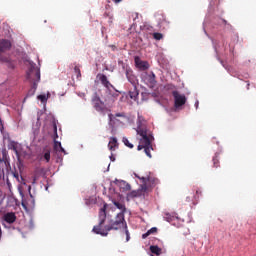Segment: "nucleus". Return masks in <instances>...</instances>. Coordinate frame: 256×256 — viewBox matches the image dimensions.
Masks as SVG:
<instances>
[{"instance_id":"38","label":"nucleus","mask_w":256,"mask_h":256,"mask_svg":"<svg viewBox=\"0 0 256 256\" xmlns=\"http://www.w3.org/2000/svg\"><path fill=\"white\" fill-rule=\"evenodd\" d=\"M220 63L223 65V67H225V64H223V61H220Z\"/></svg>"},{"instance_id":"30","label":"nucleus","mask_w":256,"mask_h":256,"mask_svg":"<svg viewBox=\"0 0 256 256\" xmlns=\"http://www.w3.org/2000/svg\"><path fill=\"white\" fill-rule=\"evenodd\" d=\"M55 147H60L61 151L65 153V149L61 146V142L55 141Z\"/></svg>"},{"instance_id":"28","label":"nucleus","mask_w":256,"mask_h":256,"mask_svg":"<svg viewBox=\"0 0 256 256\" xmlns=\"http://www.w3.org/2000/svg\"><path fill=\"white\" fill-rule=\"evenodd\" d=\"M153 38L156 39V41H161V39H163V34H161L159 32H155L153 34Z\"/></svg>"},{"instance_id":"25","label":"nucleus","mask_w":256,"mask_h":256,"mask_svg":"<svg viewBox=\"0 0 256 256\" xmlns=\"http://www.w3.org/2000/svg\"><path fill=\"white\" fill-rule=\"evenodd\" d=\"M74 73H76L77 79H81V68L79 66L74 67Z\"/></svg>"},{"instance_id":"9","label":"nucleus","mask_w":256,"mask_h":256,"mask_svg":"<svg viewBox=\"0 0 256 256\" xmlns=\"http://www.w3.org/2000/svg\"><path fill=\"white\" fill-rule=\"evenodd\" d=\"M143 195H147V184H141L138 190L130 193V197H141Z\"/></svg>"},{"instance_id":"32","label":"nucleus","mask_w":256,"mask_h":256,"mask_svg":"<svg viewBox=\"0 0 256 256\" xmlns=\"http://www.w3.org/2000/svg\"><path fill=\"white\" fill-rule=\"evenodd\" d=\"M199 195H201V192L199 190H196V195H194L195 201H197V199H199Z\"/></svg>"},{"instance_id":"21","label":"nucleus","mask_w":256,"mask_h":256,"mask_svg":"<svg viewBox=\"0 0 256 256\" xmlns=\"http://www.w3.org/2000/svg\"><path fill=\"white\" fill-rule=\"evenodd\" d=\"M49 93L47 94V95H45V94H41V95H38L37 96V99H38V101H41V103L43 104V105H47V101H48V99H49Z\"/></svg>"},{"instance_id":"8","label":"nucleus","mask_w":256,"mask_h":256,"mask_svg":"<svg viewBox=\"0 0 256 256\" xmlns=\"http://www.w3.org/2000/svg\"><path fill=\"white\" fill-rule=\"evenodd\" d=\"M143 81H144V83H146V85H148V87L153 89V87H155V85L157 83V80H155V73L145 72L143 74Z\"/></svg>"},{"instance_id":"22","label":"nucleus","mask_w":256,"mask_h":256,"mask_svg":"<svg viewBox=\"0 0 256 256\" xmlns=\"http://www.w3.org/2000/svg\"><path fill=\"white\" fill-rule=\"evenodd\" d=\"M157 233V227H152L151 229H149L146 233H144L142 235V239H147L149 237V235H153Z\"/></svg>"},{"instance_id":"5","label":"nucleus","mask_w":256,"mask_h":256,"mask_svg":"<svg viewBox=\"0 0 256 256\" xmlns=\"http://www.w3.org/2000/svg\"><path fill=\"white\" fill-rule=\"evenodd\" d=\"M11 49V42L9 40H0V61L5 63L8 69H14L17 65L15 60H12L11 57L3 55L5 51Z\"/></svg>"},{"instance_id":"23","label":"nucleus","mask_w":256,"mask_h":256,"mask_svg":"<svg viewBox=\"0 0 256 256\" xmlns=\"http://www.w3.org/2000/svg\"><path fill=\"white\" fill-rule=\"evenodd\" d=\"M150 251L154 255H161L162 250H161V248H159V246H150Z\"/></svg>"},{"instance_id":"15","label":"nucleus","mask_w":256,"mask_h":256,"mask_svg":"<svg viewBox=\"0 0 256 256\" xmlns=\"http://www.w3.org/2000/svg\"><path fill=\"white\" fill-rule=\"evenodd\" d=\"M115 183H116V185H119V187H120V189H122V191H131V185L129 183H127L126 181L116 180Z\"/></svg>"},{"instance_id":"41","label":"nucleus","mask_w":256,"mask_h":256,"mask_svg":"<svg viewBox=\"0 0 256 256\" xmlns=\"http://www.w3.org/2000/svg\"><path fill=\"white\" fill-rule=\"evenodd\" d=\"M32 183H35V178L33 179V182Z\"/></svg>"},{"instance_id":"19","label":"nucleus","mask_w":256,"mask_h":256,"mask_svg":"<svg viewBox=\"0 0 256 256\" xmlns=\"http://www.w3.org/2000/svg\"><path fill=\"white\" fill-rule=\"evenodd\" d=\"M117 138L112 137L108 143V148L110 151H115V148L118 147Z\"/></svg>"},{"instance_id":"12","label":"nucleus","mask_w":256,"mask_h":256,"mask_svg":"<svg viewBox=\"0 0 256 256\" xmlns=\"http://www.w3.org/2000/svg\"><path fill=\"white\" fill-rule=\"evenodd\" d=\"M3 219L6 223L11 225L17 221V216L15 215V212H7L4 214Z\"/></svg>"},{"instance_id":"2","label":"nucleus","mask_w":256,"mask_h":256,"mask_svg":"<svg viewBox=\"0 0 256 256\" xmlns=\"http://www.w3.org/2000/svg\"><path fill=\"white\" fill-rule=\"evenodd\" d=\"M137 134L139 135V145H138V151H141L144 149V152L146 153L147 157L151 159V150H153V145H151V142L153 141V134L149 132L147 129H137Z\"/></svg>"},{"instance_id":"27","label":"nucleus","mask_w":256,"mask_h":256,"mask_svg":"<svg viewBox=\"0 0 256 256\" xmlns=\"http://www.w3.org/2000/svg\"><path fill=\"white\" fill-rule=\"evenodd\" d=\"M122 142L124 143V145H126V147H129V149H133V144L129 142V139L127 138H123Z\"/></svg>"},{"instance_id":"40","label":"nucleus","mask_w":256,"mask_h":256,"mask_svg":"<svg viewBox=\"0 0 256 256\" xmlns=\"http://www.w3.org/2000/svg\"><path fill=\"white\" fill-rule=\"evenodd\" d=\"M139 17V14H136V19Z\"/></svg>"},{"instance_id":"24","label":"nucleus","mask_w":256,"mask_h":256,"mask_svg":"<svg viewBox=\"0 0 256 256\" xmlns=\"http://www.w3.org/2000/svg\"><path fill=\"white\" fill-rule=\"evenodd\" d=\"M51 126L53 129H57L58 127L61 128V124H59V120L55 118L51 119Z\"/></svg>"},{"instance_id":"42","label":"nucleus","mask_w":256,"mask_h":256,"mask_svg":"<svg viewBox=\"0 0 256 256\" xmlns=\"http://www.w3.org/2000/svg\"><path fill=\"white\" fill-rule=\"evenodd\" d=\"M54 131H55V133H57V129H55Z\"/></svg>"},{"instance_id":"1","label":"nucleus","mask_w":256,"mask_h":256,"mask_svg":"<svg viewBox=\"0 0 256 256\" xmlns=\"http://www.w3.org/2000/svg\"><path fill=\"white\" fill-rule=\"evenodd\" d=\"M107 221V203L99 210V223L95 225L92 232L102 237H107L109 231H119V229H127V222L125 221V214L118 213L114 220L105 225Z\"/></svg>"},{"instance_id":"16","label":"nucleus","mask_w":256,"mask_h":256,"mask_svg":"<svg viewBox=\"0 0 256 256\" xmlns=\"http://www.w3.org/2000/svg\"><path fill=\"white\" fill-rule=\"evenodd\" d=\"M137 129H147V120L142 116H138Z\"/></svg>"},{"instance_id":"20","label":"nucleus","mask_w":256,"mask_h":256,"mask_svg":"<svg viewBox=\"0 0 256 256\" xmlns=\"http://www.w3.org/2000/svg\"><path fill=\"white\" fill-rule=\"evenodd\" d=\"M18 143L15 141H11L8 144V149H11V151H14V153H16V155H19V150H18Z\"/></svg>"},{"instance_id":"18","label":"nucleus","mask_w":256,"mask_h":256,"mask_svg":"<svg viewBox=\"0 0 256 256\" xmlns=\"http://www.w3.org/2000/svg\"><path fill=\"white\" fill-rule=\"evenodd\" d=\"M112 202H113V205H115V207H117V209L121 211L120 213H123V215H125V211H127L125 204L121 202H117L116 200H113Z\"/></svg>"},{"instance_id":"13","label":"nucleus","mask_w":256,"mask_h":256,"mask_svg":"<svg viewBox=\"0 0 256 256\" xmlns=\"http://www.w3.org/2000/svg\"><path fill=\"white\" fill-rule=\"evenodd\" d=\"M0 163H4L6 167L9 165V153L7 152V149H2L1 156H0Z\"/></svg>"},{"instance_id":"6","label":"nucleus","mask_w":256,"mask_h":256,"mask_svg":"<svg viewBox=\"0 0 256 256\" xmlns=\"http://www.w3.org/2000/svg\"><path fill=\"white\" fill-rule=\"evenodd\" d=\"M136 177L140 179L142 185H146L147 193H150V191H153L159 185V179L151 174L147 177H139L138 175Z\"/></svg>"},{"instance_id":"37","label":"nucleus","mask_w":256,"mask_h":256,"mask_svg":"<svg viewBox=\"0 0 256 256\" xmlns=\"http://www.w3.org/2000/svg\"><path fill=\"white\" fill-rule=\"evenodd\" d=\"M1 235H2V231H1V227H0V239H1Z\"/></svg>"},{"instance_id":"14","label":"nucleus","mask_w":256,"mask_h":256,"mask_svg":"<svg viewBox=\"0 0 256 256\" xmlns=\"http://www.w3.org/2000/svg\"><path fill=\"white\" fill-rule=\"evenodd\" d=\"M100 82L106 87V89H115V86L109 82V79H107V76L105 74H102L99 77Z\"/></svg>"},{"instance_id":"3","label":"nucleus","mask_w":256,"mask_h":256,"mask_svg":"<svg viewBox=\"0 0 256 256\" xmlns=\"http://www.w3.org/2000/svg\"><path fill=\"white\" fill-rule=\"evenodd\" d=\"M110 125H112L113 129H117L118 127H125V125H131L133 123L134 118L131 115H128L125 112L109 114Z\"/></svg>"},{"instance_id":"31","label":"nucleus","mask_w":256,"mask_h":256,"mask_svg":"<svg viewBox=\"0 0 256 256\" xmlns=\"http://www.w3.org/2000/svg\"><path fill=\"white\" fill-rule=\"evenodd\" d=\"M125 235H126V241H129V239H131V236L129 235V230L127 229V226L125 228Z\"/></svg>"},{"instance_id":"39","label":"nucleus","mask_w":256,"mask_h":256,"mask_svg":"<svg viewBox=\"0 0 256 256\" xmlns=\"http://www.w3.org/2000/svg\"><path fill=\"white\" fill-rule=\"evenodd\" d=\"M187 200H188V201H191V198L187 197Z\"/></svg>"},{"instance_id":"17","label":"nucleus","mask_w":256,"mask_h":256,"mask_svg":"<svg viewBox=\"0 0 256 256\" xmlns=\"http://www.w3.org/2000/svg\"><path fill=\"white\" fill-rule=\"evenodd\" d=\"M126 77L129 81V83H132V85H135V82L137 81V77L133 74V70H126Z\"/></svg>"},{"instance_id":"7","label":"nucleus","mask_w":256,"mask_h":256,"mask_svg":"<svg viewBox=\"0 0 256 256\" xmlns=\"http://www.w3.org/2000/svg\"><path fill=\"white\" fill-rule=\"evenodd\" d=\"M172 95L174 97V107L179 109V107H183L187 103V97L185 94H180L179 91H173Z\"/></svg>"},{"instance_id":"26","label":"nucleus","mask_w":256,"mask_h":256,"mask_svg":"<svg viewBox=\"0 0 256 256\" xmlns=\"http://www.w3.org/2000/svg\"><path fill=\"white\" fill-rule=\"evenodd\" d=\"M44 159L47 163H49V161H51V151L46 150L44 153Z\"/></svg>"},{"instance_id":"29","label":"nucleus","mask_w":256,"mask_h":256,"mask_svg":"<svg viewBox=\"0 0 256 256\" xmlns=\"http://www.w3.org/2000/svg\"><path fill=\"white\" fill-rule=\"evenodd\" d=\"M213 165L214 167H219V158L217 156L213 157Z\"/></svg>"},{"instance_id":"35","label":"nucleus","mask_w":256,"mask_h":256,"mask_svg":"<svg viewBox=\"0 0 256 256\" xmlns=\"http://www.w3.org/2000/svg\"><path fill=\"white\" fill-rule=\"evenodd\" d=\"M121 1H123V0H114V2H116V3H121Z\"/></svg>"},{"instance_id":"11","label":"nucleus","mask_w":256,"mask_h":256,"mask_svg":"<svg viewBox=\"0 0 256 256\" xmlns=\"http://www.w3.org/2000/svg\"><path fill=\"white\" fill-rule=\"evenodd\" d=\"M92 105L96 111H103V102L101 101V98L99 96L95 95L92 98Z\"/></svg>"},{"instance_id":"36","label":"nucleus","mask_w":256,"mask_h":256,"mask_svg":"<svg viewBox=\"0 0 256 256\" xmlns=\"http://www.w3.org/2000/svg\"><path fill=\"white\" fill-rule=\"evenodd\" d=\"M159 19H162V21H165V17L164 16H160Z\"/></svg>"},{"instance_id":"4","label":"nucleus","mask_w":256,"mask_h":256,"mask_svg":"<svg viewBox=\"0 0 256 256\" xmlns=\"http://www.w3.org/2000/svg\"><path fill=\"white\" fill-rule=\"evenodd\" d=\"M27 79L32 83V88L29 90L28 95H35L37 85L41 81V70L37 66L31 65L27 72Z\"/></svg>"},{"instance_id":"10","label":"nucleus","mask_w":256,"mask_h":256,"mask_svg":"<svg viewBox=\"0 0 256 256\" xmlns=\"http://www.w3.org/2000/svg\"><path fill=\"white\" fill-rule=\"evenodd\" d=\"M136 67H138V69H140L141 71H147V69H149V62L147 61H142L141 58H139V56H136L134 58Z\"/></svg>"},{"instance_id":"33","label":"nucleus","mask_w":256,"mask_h":256,"mask_svg":"<svg viewBox=\"0 0 256 256\" xmlns=\"http://www.w3.org/2000/svg\"><path fill=\"white\" fill-rule=\"evenodd\" d=\"M112 97H114V99H117V97H119V92L116 91V93L112 94Z\"/></svg>"},{"instance_id":"34","label":"nucleus","mask_w":256,"mask_h":256,"mask_svg":"<svg viewBox=\"0 0 256 256\" xmlns=\"http://www.w3.org/2000/svg\"><path fill=\"white\" fill-rule=\"evenodd\" d=\"M0 129H4L3 122L1 121V119H0Z\"/></svg>"}]
</instances>
